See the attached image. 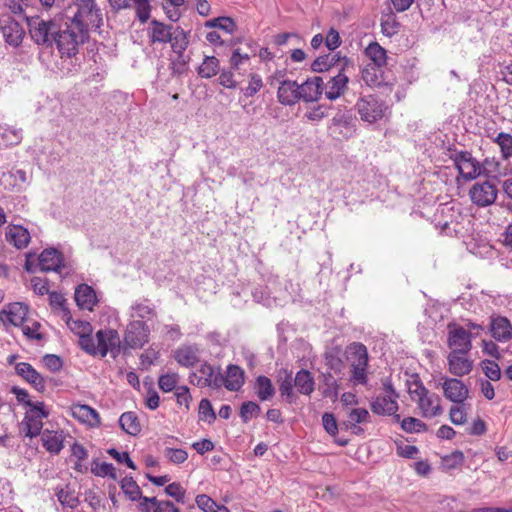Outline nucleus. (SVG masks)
Wrapping results in <instances>:
<instances>
[{"label":"nucleus","mask_w":512,"mask_h":512,"mask_svg":"<svg viewBox=\"0 0 512 512\" xmlns=\"http://www.w3.org/2000/svg\"><path fill=\"white\" fill-rule=\"evenodd\" d=\"M62 254L55 248H48L39 255V266L42 271H58L62 265Z\"/></svg>","instance_id":"obj_25"},{"label":"nucleus","mask_w":512,"mask_h":512,"mask_svg":"<svg viewBox=\"0 0 512 512\" xmlns=\"http://www.w3.org/2000/svg\"><path fill=\"white\" fill-rule=\"evenodd\" d=\"M500 163L494 158H486L480 163V176L493 177L499 172Z\"/></svg>","instance_id":"obj_56"},{"label":"nucleus","mask_w":512,"mask_h":512,"mask_svg":"<svg viewBox=\"0 0 512 512\" xmlns=\"http://www.w3.org/2000/svg\"><path fill=\"white\" fill-rule=\"evenodd\" d=\"M121 489L131 501H137L143 497L140 487L132 477H124L122 479Z\"/></svg>","instance_id":"obj_41"},{"label":"nucleus","mask_w":512,"mask_h":512,"mask_svg":"<svg viewBox=\"0 0 512 512\" xmlns=\"http://www.w3.org/2000/svg\"><path fill=\"white\" fill-rule=\"evenodd\" d=\"M196 504L204 512H229L225 506L218 505L212 498L205 494L196 497Z\"/></svg>","instance_id":"obj_43"},{"label":"nucleus","mask_w":512,"mask_h":512,"mask_svg":"<svg viewBox=\"0 0 512 512\" xmlns=\"http://www.w3.org/2000/svg\"><path fill=\"white\" fill-rule=\"evenodd\" d=\"M261 412L260 406L252 401L244 402L240 408V417L244 423L249 422L253 417H257Z\"/></svg>","instance_id":"obj_48"},{"label":"nucleus","mask_w":512,"mask_h":512,"mask_svg":"<svg viewBox=\"0 0 512 512\" xmlns=\"http://www.w3.org/2000/svg\"><path fill=\"white\" fill-rule=\"evenodd\" d=\"M470 405L465 402L462 404H454L449 410V419L454 425H463L467 422V415Z\"/></svg>","instance_id":"obj_39"},{"label":"nucleus","mask_w":512,"mask_h":512,"mask_svg":"<svg viewBox=\"0 0 512 512\" xmlns=\"http://www.w3.org/2000/svg\"><path fill=\"white\" fill-rule=\"evenodd\" d=\"M344 64L343 57L340 56L339 53H329L323 56L317 57L311 64V69L314 72H324L328 71L330 68L335 66L340 67L342 69V65Z\"/></svg>","instance_id":"obj_28"},{"label":"nucleus","mask_w":512,"mask_h":512,"mask_svg":"<svg viewBox=\"0 0 512 512\" xmlns=\"http://www.w3.org/2000/svg\"><path fill=\"white\" fill-rule=\"evenodd\" d=\"M199 419L212 423L216 419V414L213 410L211 402L208 399H202L199 404Z\"/></svg>","instance_id":"obj_55"},{"label":"nucleus","mask_w":512,"mask_h":512,"mask_svg":"<svg viewBox=\"0 0 512 512\" xmlns=\"http://www.w3.org/2000/svg\"><path fill=\"white\" fill-rule=\"evenodd\" d=\"M344 64L342 69H339L338 73L331 77L325 84V96L329 100H336L344 94L348 87L349 78L345 74V69L349 65L350 60L347 57H343Z\"/></svg>","instance_id":"obj_13"},{"label":"nucleus","mask_w":512,"mask_h":512,"mask_svg":"<svg viewBox=\"0 0 512 512\" xmlns=\"http://www.w3.org/2000/svg\"><path fill=\"white\" fill-rule=\"evenodd\" d=\"M173 504L171 501H161L156 497L144 496L140 499L139 508L141 512H164L167 510L171 512Z\"/></svg>","instance_id":"obj_31"},{"label":"nucleus","mask_w":512,"mask_h":512,"mask_svg":"<svg viewBox=\"0 0 512 512\" xmlns=\"http://www.w3.org/2000/svg\"><path fill=\"white\" fill-rule=\"evenodd\" d=\"M481 368L489 380L498 381L501 379V370L495 361L485 359L481 362Z\"/></svg>","instance_id":"obj_49"},{"label":"nucleus","mask_w":512,"mask_h":512,"mask_svg":"<svg viewBox=\"0 0 512 512\" xmlns=\"http://www.w3.org/2000/svg\"><path fill=\"white\" fill-rule=\"evenodd\" d=\"M98 354L105 357L108 353L113 358H116L121 350V341L119 334L116 330L107 329L99 330L96 333Z\"/></svg>","instance_id":"obj_9"},{"label":"nucleus","mask_w":512,"mask_h":512,"mask_svg":"<svg viewBox=\"0 0 512 512\" xmlns=\"http://www.w3.org/2000/svg\"><path fill=\"white\" fill-rule=\"evenodd\" d=\"M347 420L345 424H363L370 421V414L365 408H352L347 410Z\"/></svg>","instance_id":"obj_44"},{"label":"nucleus","mask_w":512,"mask_h":512,"mask_svg":"<svg viewBox=\"0 0 512 512\" xmlns=\"http://www.w3.org/2000/svg\"><path fill=\"white\" fill-rule=\"evenodd\" d=\"M56 496L63 507L75 508L79 504L78 497L68 487L58 489Z\"/></svg>","instance_id":"obj_45"},{"label":"nucleus","mask_w":512,"mask_h":512,"mask_svg":"<svg viewBox=\"0 0 512 512\" xmlns=\"http://www.w3.org/2000/svg\"><path fill=\"white\" fill-rule=\"evenodd\" d=\"M200 349L196 345H183L174 351L176 362L186 368L193 367L199 362Z\"/></svg>","instance_id":"obj_20"},{"label":"nucleus","mask_w":512,"mask_h":512,"mask_svg":"<svg viewBox=\"0 0 512 512\" xmlns=\"http://www.w3.org/2000/svg\"><path fill=\"white\" fill-rule=\"evenodd\" d=\"M150 330L145 322L135 320L128 324L125 336L124 346L132 349L141 348L149 341Z\"/></svg>","instance_id":"obj_10"},{"label":"nucleus","mask_w":512,"mask_h":512,"mask_svg":"<svg viewBox=\"0 0 512 512\" xmlns=\"http://www.w3.org/2000/svg\"><path fill=\"white\" fill-rule=\"evenodd\" d=\"M263 86L262 78L257 74H251L248 86L244 90L246 97L254 96Z\"/></svg>","instance_id":"obj_61"},{"label":"nucleus","mask_w":512,"mask_h":512,"mask_svg":"<svg viewBox=\"0 0 512 512\" xmlns=\"http://www.w3.org/2000/svg\"><path fill=\"white\" fill-rule=\"evenodd\" d=\"M88 29L86 25L77 16H60V22L56 26L53 43L60 54L62 60L69 59L73 69L68 68L67 73L76 72L78 63V53L80 47L88 39Z\"/></svg>","instance_id":"obj_1"},{"label":"nucleus","mask_w":512,"mask_h":512,"mask_svg":"<svg viewBox=\"0 0 512 512\" xmlns=\"http://www.w3.org/2000/svg\"><path fill=\"white\" fill-rule=\"evenodd\" d=\"M29 307L22 302H14L7 304L0 311V321L5 327L9 325L19 327L27 321Z\"/></svg>","instance_id":"obj_12"},{"label":"nucleus","mask_w":512,"mask_h":512,"mask_svg":"<svg viewBox=\"0 0 512 512\" xmlns=\"http://www.w3.org/2000/svg\"><path fill=\"white\" fill-rule=\"evenodd\" d=\"M78 10L73 16L79 15V19L83 21L84 14L97 17V26L102 25V15L100 9H96L94 0H77Z\"/></svg>","instance_id":"obj_37"},{"label":"nucleus","mask_w":512,"mask_h":512,"mask_svg":"<svg viewBox=\"0 0 512 512\" xmlns=\"http://www.w3.org/2000/svg\"><path fill=\"white\" fill-rule=\"evenodd\" d=\"M382 32L387 36H393L399 31V23L393 16H388L387 19L381 22Z\"/></svg>","instance_id":"obj_64"},{"label":"nucleus","mask_w":512,"mask_h":512,"mask_svg":"<svg viewBox=\"0 0 512 512\" xmlns=\"http://www.w3.org/2000/svg\"><path fill=\"white\" fill-rule=\"evenodd\" d=\"M19 327H21L23 334L26 336L27 339L30 340H41L43 339L42 334L39 332L40 329V323L35 320L27 319L24 324H21Z\"/></svg>","instance_id":"obj_46"},{"label":"nucleus","mask_w":512,"mask_h":512,"mask_svg":"<svg viewBox=\"0 0 512 512\" xmlns=\"http://www.w3.org/2000/svg\"><path fill=\"white\" fill-rule=\"evenodd\" d=\"M255 393L259 400L267 401L275 394L271 380L266 376H258L255 381Z\"/></svg>","instance_id":"obj_34"},{"label":"nucleus","mask_w":512,"mask_h":512,"mask_svg":"<svg viewBox=\"0 0 512 512\" xmlns=\"http://www.w3.org/2000/svg\"><path fill=\"white\" fill-rule=\"evenodd\" d=\"M498 190L496 186L489 182H476L469 191L471 201L479 206L486 207L493 204L497 198Z\"/></svg>","instance_id":"obj_11"},{"label":"nucleus","mask_w":512,"mask_h":512,"mask_svg":"<svg viewBox=\"0 0 512 512\" xmlns=\"http://www.w3.org/2000/svg\"><path fill=\"white\" fill-rule=\"evenodd\" d=\"M72 415L75 419L88 424L91 427H95L100 424L98 412L88 405H74L72 407Z\"/></svg>","instance_id":"obj_27"},{"label":"nucleus","mask_w":512,"mask_h":512,"mask_svg":"<svg viewBox=\"0 0 512 512\" xmlns=\"http://www.w3.org/2000/svg\"><path fill=\"white\" fill-rule=\"evenodd\" d=\"M6 240L17 249H24L30 243V233L28 229L21 225H9L6 228Z\"/></svg>","instance_id":"obj_23"},{"label":"nucleus","mask_w":512,"mask_h":512,"mask_svg":"<svg viewBox=\"0 0 512 512\" xmlns=\"http://www.w3.org/2000/svg\"><path fill=\"white\" fill-rule=\"evenodd\" d=\"M79 345L84 351L91 355L98 354L97 344L95 343V340L91 337L90 333L81 335V337L79 338Z\"/></svg>","instance_id":"obj_62"},{"label":"nucleus","mask_w":512,"mask_h":512,"mask_svg":"<svg viewBox=\"0 0 512 512\" xmlns=\"http://www.w3.org/2000/svg\"><path fill=\"white\" fill-rule=\"evenodd\" d=\"M459 378L443 377L440 384L444 397L454 404L466 402L470 394L468 386Z\"/></svg>","instance_id":"obj_6"},{"label":"nucleus","mask_w":512,"mask_h":512,"mask_svg":"<svg viewBox=\"0 0 512 512\" xmlns=\"http://www.w3.org/2000/svg\"><path fill=\"white\" fill-rule=\"evenodd\" d=\"M493 142L496 143L501 151L504 159L512 158V135L509 133L500 132L493 138Z\"/></svg>","instance_id":"obj_42"},{"label":"nucleus","mask_w":512,"mask_h":512,"mask_svg":"<svg viewBox=\"0 0 512 512\" xmlns=\"http://www.w3.org/2000/svg\"><path fill=\"white\" fill-rule=\"evenodd\" d=\"M345 357L350 370L349 381L353 385H365L368 382L369 355L366 346L353 342L345 348Z\"/></svg>","instance_id":"obj_2"},{"label":"nucleus","mask_w":512,"mask_h":512,"mask_svg":"<svg viewBox=\"0 0 512 512\" xmlns=\"http://www.w3.org/2000/svg\"><path fill=\"white\" fill-rule=\"evenodd\" d=\"M314 379L308 370H300L294 378V385L299 393L310 395L314 391Z\"/></svg>","instance_id":"obj_33"},{"label":"nucleus","mask_w":512,"mask_h":512,"mask_svg":"<svg viewBox=\"0 0 512 512\" xmlns=\"http://www.w3.org/2000/svg\"><path fill=\"white\" fill-rule=\"evenodd\" d=\"M244 384V371L237 365L227 366L226 375H223V386L229 391H239Z\"/></svg>","instance_id":"obj_26"},{"label":"nucleus","mask_w":512,"mask_h":512,"mask_svg":"<svg viewBox=\"0 0 512 512\" xmlns=\"http://www.w3.org/2000/svg\"><path fill=\"white\" fill-rule=\"evenodd\" d=\"M299 85L296 81L284 80L280 83L277 91V97L283 105H294L299 100Z\"/></svg>","instance_id":"obj_22"},{"label":"nucleus","mask_w":512,"mask_h":512,"mask_svg":"<svg viewBox=\"0 0 512 512\" xmlns=\"http://www.w3.org/2000/svg\"><path fill=\"white\" fill-rule=\"evenodd\" d=\"M454 163L463 179L474 180L480 176V162L470 152L461 151L456 153Z\"/></svg>","instance_id":"obj_14"},{"label":"nucleus","mask_w":512,"mask_h":512,"mask_svg":"<svg viewBox=\"0 0 512 512\" xmlns=\"http://www.w3.org/2000/svg\"><path fill=\"white\" fill-rule=\"evenodd\" d=\"M294 386V379L292 378L291 373H287L285 377L281 380L279 385V391L281 396L285 397L288 401H290L293 396Z\"/></svg>","instance_id":"obj_58"},{"label":"nucleus","mask_w":512,"mask_h":512,"mask_svg":"<svg viewBox=\"0 0 512 512\" xmlns=\"http://www.w3.org/2000/svg\"><path fill=\"white\" fill-rule=\"evenodd\" d=\"M131 309L133 311L132 316L141 319H151L156 315L154 308L145 302H136Z\"/></svg>","instance_id":"obj_51"},{"label":"nucleus","mask_w":512,"mask_h":512,"mask_svg":"<svg viewBox=\"0 0 512 512\" xmlns=\"http://www.w3.org/2000/svg\"><path fill=\"white\" fill-rule=\"evenodd\" d=\"M75 301L81 309L91 311L97 302L95 291L87 284H81L75 290Z\"/></svg>","instance_id":"obj_29"},{"label":"nucleus","mask_w":512,"mask_h":512,"mask_svg":"<svg viewBox=\"0 0 512 512\" xmlns=\"http://www.w3.org/2000/svg\"><path fill=\"white\" fill-rule=\"evenodd\" d=\"M365 54L373 62L372 66L381 67L386 63V51L377 42L370 43Z\"/></svg>","instance_id":"obj_38"},{"label":"nucleus","mask_w":512,"mask_h":512,"mask_svg":"<svg viewBox=\"0 0 512 512\" xmlns=\"http://www.w3.org/2000/svg\"><path fill=\"white\" fill-rule=\"evenodd\" d=\"M489 330L491 336L498 342L506 343L512 339V324L504 316H491Z\"/></svg>","instance_id":"obj_17"},{"label":"nucleus","mask_w":512,"mask_h":512,"mask_svg":"<svg viewBox=\"0 0 512 512\" xmlns=\"http://www.w3.org/2000/svg\"><path fill=\"white\" fill-rule=\"evenodd\" d=\"M447 344L450 352L469 353L472 349L471 333L458 324H449Z\"/></svg>","instance_id":"obj_8"},{"label":"nucleus","mask_w":512,"mask_h":512,"mask_svg":"<svg viewBox=\"0 0 512 512\" xmlns=\"http://www.w3.org/2000/svg\"><path fill=\"white\" fill-rule=\"evenodd\" d=\"M60 22V17L52 20H44L39 16L28 19V26L31 38L39 45H52L56 26Z\"/></svg>","instance_id":"obj_4"},{"label":"nucleus","mask_w":512,"mask_h":512,"mask_svg":"<svg viewBox=\"0 0 512 512\" xmlns=\"http://www.w3.org/2000/svg\"><path fill=\"white\" fill-rule=\"evenodd\" d=\"M361 120L374 123L383 116L384 105L374 95L362 96L356 103Z\"/></svg>","instance_id":"obj_7"},{"label":"nucleus","mask_w":512,"mask_h":512,"mask_svg":"<svg viewBox=\"0 0 512 512\" xmlns=\"http://www.w3.org/2000/svg\"><path fill=\"white\" fill-rule=\"evenodd\" d=\"M15 372L18 376L33 385L38 391L45 389V381L31 364L20 362L15 364Z\"/></svg>","instance_id":"obj_19"},{"label":"nucleus","mask_w":512,"mask_h":512,"mask_svg":"<svg viewBox=\"0 0 512 512\" xmlns=\"http://www.w3.org/2000/svg\"><path fill=\"white\" fill-rule=\"evenodd\" d=\"M205 27L219 28L227 33H233L236 25L230 17H218L205 22Z\"/></svg>","instance_id":"obj_47"},{"label":"nucleus","mask_w":512,"mask_h":512,"mask_svg":"<svg viewBox=\"0 0 512 512\" xmlns=\"http://www.w3.org/2000/svg\"><path fill=\"white\" fill-rule=\"evenodd\" d=\"M174 28L160 21L152 20L149 27V37L152 43H169L172 41Z\"/></svg>","instance_id":"obj_24"},{"label":"nucleus","mask_w":512,"mask_h":512,"mask_svg":"<svg viewBox=\"0 0 512 512\" xmlns=\"http://www.w3.org/2000/svg\"><path fill=\"white\" fill-rule=\"evenodd\" d=\"M401 427L408 433H419L427 429V425L423 421L414 417L404 418L401 422Z\"/></svg>","instance_id":"obj_53"},{"label":"nucleus","mask_w":512,"mask_h":512,"mask_svg":"<svg viewBox=\"0 0 512 512\" xmlns=\"http://www.w3.org/2000/svg\"><path fill=\"white\" fill-rule=\"evenodd\" d=\"M189 32H185L182 28L176 27L173 32L171 47L175 53L182 57L184 51L187 49L189 45L188 40Z\"/></svg>","instance_id":"obj_35"},{"label":"nucleus","mask_w":512,"mask_h":512,"mask_svg":"<svg viewBox=\"0 0 512 512\" xmlns=\"http://www.w3.org/2000/svg\"><path fill=\"white\" fill-rule=\"evenodd\" d=\"M387 395H379L371 402V410L378 415H393L398 410V395L391 386L387 387Z\"/></svg>","instance_id":"obj_16"},{"label":"nucleus","mask_w":512,"mask_h":512,"mask_svg":"<svg viewBox=\"0 0 512 512\" xmlns=\"http://www.w3.org/2000/svg\"><path fill=\"white\" fill-rule=\"evenodd\" d=\"M164 454L174 464H181L188 458V453L183 449L166 448Z\"/></svg>","instance_id":"obj_59"},{"label":"nucleus","mask_w":512,"mask_h":512,"mask_svg":"<svg viewBox=\"0 0 512 512\" xmlns=\"http://www.w3.org/2000/svg\"><path fill=\"white\" fill-rule=\"evenodd\" d=\"M190 381L201 388L219 389L223 386V374L220 367L204 362L197 371L190 374Z\"/></svg>","instance_id":"obj_5"},{"label":"nucleus","mask_w":512,"mask_h":512,"mask_svg":"<svg viewBox=\"0 0 512 512\" xmlns=\"http://www.w3.org/2000/svg\"><path fill=\"white\" fill-rule=\"evenodd\" d=\"M323 91V80L319 76L307 79L303 84L299 85V100L305 102L317 101Z\"/></svg>","instance_id":"obj_18"},{"label":"nucleus","mask_w":512,"mask_h":512,"mask_svg":"<svg viewBox=\"0 0 512 512\" xmlns=\"http://www.w3.org/2000/svg\"><path fill=\"white\" fill-rule=\"evenodd\" d=\"M414 386V388H409V394L411 399L417 403L422 417L434 418L442 415L440 396L428 391L422 384L415 383Z\"/></svg>","instance_id":"obj_3"},{"label":"nucleus","mask_w":512,"mask_h":512,"mask_svg":"<svg viewBox=\"0 0 512 512\" xmlns=\"http://www.w3.org/2000/svg\"><path fill=\"white\" fill-rule=\"evenodd\" d=\"M178 381L179 375L177 373H168L159 377L158 385L163 392L168 393L177 388Z\"/></svg>","instance_id":"obj_52"},{"label":"nucleus","mask_w":512,"mask_h":512,"mask_svg":"<svg viewBox=\"0 0 512 512\" xmlns=\"http://www.w3.org/2000/svg\"><path fill=\"white\" fill-rule=\"evenodd\" d=\"M219 71V60L214 56H206L198 68V74L203 78H211Z\"/></svg>","instance_id":"obj_40"},{"label":"nucleus","mask_w":512,"mask_h":512,"mask_svg":"<svg viewBox=\"0 0 512 512\" xmlns=\"http://www.w3.org/2000/svg\"><path fill=\"white\" fill-rule=\"evenodd\" d=\"M380 67L368 65L362 70V80L371 87L379 86L381 84L379 70Z\"/></svg>","instance_id":"obj_50"},{"label":"nucleus","mask_w":512,"mask_h":512,"mask_svg":"<svg viewBox=\"0 0 512 512\" xmlns=\"http://www.w3.org/2000/svg\"><path fill=\"white\" fill-rule=\"evenodd\" d=\"M447 366L450 374L461 378L473 370V360L469 357V353L449 352Z\"/></svg>","instance_id":"obj_15"},{"label":"nucleus","mask_w":512,"mask_h":512,"mask_svg":"<svg viewBox=\"0 0 512 512\" xmlns=\"http://www.w3.org/2000/svg\"><path fill=\"white\" fill-rule=\"evenodd\" d=\"M92 473L96 476L105 477L110 476L112 479H116V469L110 463H97L94 461L91 468Z\"/></svg>","instance_id":"obj_54"},{"label":"nucleus","mask_w":512,"mask_h":512,"mask_svg":"<svg viewBox=\"0 0 512 512\" xmlns=\"http://www.w3.org/2000/svg\"><path fill=\"white\" fill-rule=\"evenodd\" d=\"M121 428L129 435H137L141 431L138 417L133 412H125L119 418Z\"/></svg>","instance_id":"obj_36"},{"label":"nucleus","mask_w":512,"mask_h":512,"mask_svg":"<svg viewBox=\"0 0 512 512\" xmlns=\"http://www.w3.org/2000/svg\"><path fill=\"white\" fill-rule=\"evenodd\" d=\"M136 15L140 22L145 23L150 18L151 6L149 0H134Z\"/></svg>","instance_id":"obj_57"},{"label":"nucleus","mask_w":512,"mask_h":512,"mask_svg":"<svg viewBox=\"0 0 512 512\" xmlns=\"http://www.w3.org/2000/svg\"><path fill=\"white\" fill-rule=\"evenodd\" d=\"M175 396L177 403L180 406H185L186 410H189L190 402L192 401V396L190 394L189 388L187 386H180L176 388Z\"/></svg>","instance_id":"obj_63"},{"label":"nucleus","mask_w":512,"mask_h":512,"mask_svg":"<svg viewBox=\"0 0 512 512\" xmlns=\"http://www.w3.org/2000/svg\"><path fill=\"white\" fill-rule=\"evenodd\" d=\"M3 37L9 45L18 47L23 40L24 31L21 25L12 18H8L1 26Z\"/></svg>","instance_id":"obj_21"},{"label":"nucleus","mask_w":512,"mask_h":512,"mask_svg":"<svg viewBox=\"0 0 512 512\" xmlns=\"http://www.w3.org/2000/svg\"><path fill=\"white\" fill-rule=\"evenodd\" d=\"M168 496L174 498L177 502L184 503L185 489L179 483H171L165 487Z\"/></svg>","instance_id":"obj_60"},{"label":"nucleus","mask_w":512,"mask_h":512,"mask_svg":"<svg viewBox=\"0 0 512 512\" xmlns=\"http://www.w3.org/2000/svg\"><path fill=\"white\" fill-rule=\"evenodd\" d=\"M42 428V419L33 414H25L20 424L21 433H23L24 436L29 438H34L40 435Z\"/></svg>","instance_id":"obj_30"},{"label":"nucleus","mask_w":512,"mask_h":512,"mask_svg":"<svg viewBox=\"0 0 512 512\" xmlns=\"http://www.w3.org/2000/svg\"><path fill=\"white\" fill-rule=\"evenodd\" d=\"M42 442L48 452L57 455L64 447L63 432L45 431L42 434Z\"/></svg>","instance_id":"obj_32"}]
</instances>
